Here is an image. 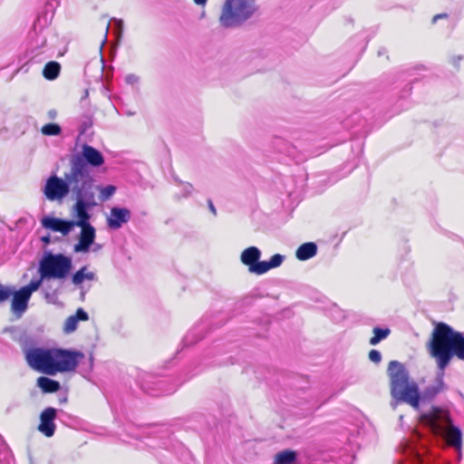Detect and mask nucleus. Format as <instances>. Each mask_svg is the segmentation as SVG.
I'll return each instance as SVG.
<instances>
[{
	"label": "nucleus",
	"mask_w": 464,
	"mask_h": 464,
	"mask_svg": "<svg viewBox=\"0 0 464 464\" xmlns=\"http://www.w3.org/2000/svg\"><path fill=\"white\" fill-rule=\"evenodd\" d=\"M85 271H87V267L82 266L72 275V281L75 285H81L85 280V277H84Z\"/></svg>",
	"instance_id": "nucleus-32"
},
{
	"label": "nucleus",
	"mask_w": 464,
	"mask_h": 464,
	"mask_svg": "<svg viewBox=\"0 0 464 464\" xmlns=\"http://www.w3.org/2000/svg\"><path fill=\"white\" fill-rule=\"evenodd\" d=\"M36 384L44 393L56 392L61 389V383L58 381L51 379L47 376L38 377Z\"/></svg>",
	"instance_id": "nucleus-19"
},
{
	"label": "nucleus",
	"mask_w": 464,
	"mask_h": 464,
	"mask_svg": "<svg viewBox=\"0 0 464 464\" xmlns=\"http://www.w3.org/2000/svg\"><path fill=\"white\" fill-rule=\"evenodd\" d=\"M131 218V212L124 207L114 206L110 210L106 222L110 229H120L124 224L128 223Z\"/></svg>",
	"instance_id": "nucleus-13"
},
{
	"label": "nucleus",
	"mask_w": 464,
	"mask_h": 464,
	"mask_svg": "<svg viewBox=\"0 0 464 464\" xmlns=\"http://www.w3.org/2000/svg\"><path fill=\"white\" fill-rule=\"evenodd\" d=\"M105 42H106V35L104 36V39H103V42H102V45H103ZM102 48V46H101V49Z\"/></svg>",
	"instance_id": "nucleus-49"
},
{
	"label": "nucleus",
	"mask_w": 464,
	"mask_h": 464,
	"mask_svg": "<svg viewBox=\"0 0 464 464\" xmlns=\"http://www.w3.org/2000/svg\"><path fill=\"white\" fill-rule=\"evenodd\" d=\"M57 411L53 407L44 409L40 414V424L38 430L46 437H52L55 431L54 420Z\"/></svg>",
	"instance_id": "nucleus-14"
},
{
	"label": "nucleus",
	"mask_w": 464,
	"mask_h": 464,
	"mask_svg": "<svg viewBox=\"0 0 464 464\" xmlns=\"http://www.w3.org/2000/svg\"><path fill=\"white\" fill-rule=\"evenodd\" d=\"M97 188L94 190V200L99 204L98 200L96 199V193L97 191L100 192L99 195V200L103 202L105 200H108L110 198L112 197V195L116 191V187L113 185H108L105 187H102L101 185H96Z\"/></svg>",
	"instance_id": "nucleus-25"
},
{
	"label": "nucleus",
	"mask_w": 464,
	"mask_h": 464,
	"mask_svg": "<svg viewBox=\"0 0 464 464\" xmlns=\"http://www.w3.org/2000/svg\"><path fill=\"white\" fill-rule=\"evenodd\" d=\"M285 256L281 254L273 255L269 260L262 261L260 276L267 273L269 270L279 267L285 261Z\"/></svg>",
	"instance_id": "nucleus-22"
},
{
	"label": "nucleus",
	"mask_w": 464,
	"mask_h": 464,
	"mask_svg": "<svg viewBox=\"0 0 464 464\" xmlns=\"http://www.w3.org/2000/svg\"><path fill=\"white\" fill-rule=\"evenodd\" d=\"M84 358L82 351L60 347H36L25 351L24 357L31 369L50 376L75 372Z\"/></svg>",
	"instance_id": "nucleus-2"
},
{
	"label": "nucleus",
	"mask_w": 464,
	"mask_h": 464,
	"mask_svg": "<svg viewBox=\"0 0 464 464\" xmlns=\"http://www.w3.org/2000/svg\"><path fill=\"white\" fill-rule=\"evenodd\" d=\"M297 453L292 450H284L275 455L274 464H295Z\"/></svg>",
	"instance_id": "nucleus-21"
},
{
	"label": "nucleus",
	"mask_w": 464,
	"mask_h": 464,
	"mask_svg": "<svg viewBox=\"0 0 464 464\" xmlns=\"http://www.w3.org/2000/svg\"><path fill=\"white\" fill-rule=\"evenodd\" d=\"M72 267V260L63 254L46 253L39 264L42 279H64Z\"/></svg>",
	"instance_id": "nucleus-9"
},
{
	"label": "nucleus",
	"mask_w": 464,
	"mask_h": 464,
	"mask_svg": "<svg viewBox=\"0 0 464 464\" xmlns=\"http://www.w3.org/2000/svg\"><path fill=\"white\" fill-rule=\"evenodd\" d=\"M17 330H18V328H17V327H15V326H10V327H6V328L4 330V332H5V333H12V334H14V333H15Z\"/></svg>",
	"instance_id": "nucleus-45"
},
{
	"label": "nucleus",
	"mask_w": 464,
	"mask_h": 464,
	"mask_svg": "<svg viewBox=\"0 0 464 464\" xmlns=\"http://www.w3.org/2000/svg\"><path fill=\"white\" fill-rule=\"evenodd\" d=\"M317 245L314 242H306L298 246L295 257L300 261L308 260L317 254Z\"/></svg>",
	"instance_id": "nucleus-18"
},
{
	"label": "nucleus",
	"mask_w": 464,
	"mask_h": 464,
	"mask_svg": "<svg viewBox=\"0 0 464 464\" xmlns=\"http://www.w3.org/2000/svg\"><path fill=\"white\" fill-rule=\"evenodd\" d=\"M124 81L129 85H135L140 82V77L134 73H129L125 76Z\"/></svg>",
	"instance_id": "nucleus-38"
},
{
	"label": "nucleus",
	"mask_w": 464,
	"mask_h": 464,
	"mask_svg": "<svg viewBox=\"0 0 464 464\" xmlns=\"http://www.w3.org/2000/svg\"><path fill=\"white\" fill-rule=\"evenodd\" d=\"M127 115H129V116L134 115V112L128 111V112H127Z\"/></svg>",
	"instance_id": "nucleus-50"
},
{
	"label": "nucleus",
	"mask_w": 464,
	"mask_h": 464,
	"mask_svg": "<svg viewBox=\"0 0 464 464\" xmlns=\"http://www.w3.org/2000/svg\"><path fill=\"white\" fill-rule=\"evenodd\" d=\"M369 360L378 364L382 361V353L378 350L372 349L369 352Z\"/></svg>",
	"instance_id": "nucleus-37"
},
{
	"label": "nucleus",
	"mask_w": 464,
	"mask_h": 464,
	"mask_svg": "<svg viewBox=\"0 0 464 464\" xmlns=\"http://www.w3.org/2000/svg\"><path fill=\"white\" fill-rule=\"evenodd\" d=\"M145 377L146 379H143L140 382V388L150 395L159 396L160 394H168L175 391V389L163 391L161 387L163 385L162 381L153 382L151 381L153 377L150 375H146Z\"/></svg>",
	"instance_id": "nucleus-16"
},
{
	"label": "nucleus",
	"mask_w": 464,
	"mask_h": 464,
	"mask_svg": "<svg viewBox=\"0 0 464 464\" xmlns=\"http://www.w3.org/2000/svg\"><path fill=\"white\" fill-rule=\"evenodd\" d=\"M256 0H225L218 18L224 28H237L253 17L257 11Z\"/></svg>",
	"instance_id": "nucleus-7"
},
{
	"label": "nucleus",
	"mask_w": 464,
	"mask_h": 464,
	"mask_svg": "<svg viewBox=\"0 0 464 464\" xmlns=\"http://www.w3.org/2000/svg\"><path fill=\"white\" fill-rule=\"evenodd\" d=\"M111 22L113 23L115 34L121 37L123 32V21L121 19L113 18Z\"/></svg>",
	"instance_id": "nucleus-34"
},
{
	"label": "nucleus",
	"mask_w": 464,
	"mask_h": 464,
	"mask_svg": "<svg viewBox=\"0 0 464 464\" xmlns=\"http://www.w3.org/2000/svg\"><path fill=\"white\" fill-rule=\"evenodd\" d=\"M463 59V56L462 55H457V56H453L451 58V63L455 66V67H458L459 66V63Z\"/></svg>",
	"instance_id": "nucleus-40"
},
{
	"label": "nucleus",
	"mask_w": 464,
	"mask_h": 464,
	"mask_svg": "<svg viewBox=\"0 0 464 464\" xmlns=\"http://www.w3.org/2000/svg\"><path fill=\"white\" fill-rule=\"evenodd\" d=\"M92 367H93V357H92V355H90L87 365L85 366L84 363L82 364V366L81 367V370H80V373L82 376H85L87 373L92 372Z\"/></svg>",
	"instance_id": "nucleus-35"
},
{
	"label": "nucleus",
	"mask_w": 464,
	"mask_h": 464,
	"mask_svg": "<svg viewBox=\"0 0 464 464\" xmlns=\"http://www.w3.org/2000/svg\"><path fill=\"white\" fill-rule=\"evenodd\" d=\"M208 208L210 210V212L214 215V216H217V209L212 202L211 199H208Z\"/></svg>",
	"instance_id": "nucleus-41"
},
{
	"label": "nucleus",
	"mask_w": 464,
	"mask_h": 464,
	"mask_svg": "<svg viewBox=\"0 0 464 464\" xmlns=\"http://www.w3.org/2000/svg\"><path fill=\"white\" fill-rule=\"evenodd\" d=\"M49 296H50V295H49L48 293H47V294H45V298H47V299H48V298H49Z\"/></svg>",
	"instance_id": "nucleus-51"
},
{
	"label": "nucleus",
	"mask_w": 464,
	"mask_h": 464,
	"mask_svg": "<svg viewBox=\"0 0 464 464\" xmlns=\"http://www.w3.org/2000/svg\"><path fill=\"white\" fill-rule=\"evenodd\" d=\"M372 334L373 335L371 337L369 343L371 345H377L390 335L391 330L388 327L375 326L372 329Z\"/></svg>",
	"instance_id": "nucleus-24"
},
{
	"label": "nucleus",
	"mask_w": 464,
	"mask_h": 464,
	"mask_svg": "<svg viewBox=\"0 0 464 464\" xmlns=\"http://www.w3.org/2000/svg\"><path fill=\"white\" fill-rule=\"evenodd\" d=\"M411 454L412 455V458L414 459V460L418 463V464H422L423 463V458L420 456V454H419L418 452H416L415 450H411Z\"/></svg>",
	"instance_id": "nucleus-39"
},
{
	"label": "nucleus",
	"mask_w": 464,
	"mask_h": 464,
	"mask_svg": "<svg viewBox=\"0 0 464 464\" xmlns=\"http://www.w3.org/2000/svg\"><path fill=\"white\" fill-rule=\"evenodd\" d=\"M42 240H43L44 242H48V241H49V238H48V237H43V238H42Z\"/></svg>",
	"instance_id": "nucleus-47"
},
{
	"label": "nucleus",
	"mask_w": 464,
	"mask_h": 464,
	"mask_svg": "<svg viewBox=\"0 0 464 464\" xmlns=\"http://www.w3.org/2000/svg\"><path fill=\"white\" fill-rule=\"evenodd\" d=\"M17 341L21 346L22 352L24 356L25 351L35 349L37 347L36 341L32 336L26 334L25 333H23Z\"/></svg>",
	"instance_id": "nucleus-26"
},
{
	"label": "nucleus",
	"mask_w": 464,
	"mask_h": 464,
	"mask_svg": "<svg viewBox=\"0 0 464 464\" xmlns=\"http://www.w3.org/2000/svg\"><path fill=\"white\" fill-rule=\"evenodd\" d=\"M61 72V64L58 62L51 61L48 62L43 70V75L46 80H55Z\"/></svg>",
	"instance_id": "nucleus-23"
},
{
	"label": "nucleus",
	"mask_w": 464,
	"mask_h": 464,
	"mask_svg": "<svg viewBox=\"0 0 464 464\" xmlns=\"http://www.w3.org/2000/svg\"><path fill=\"white\" fill-rule=\"evenodd\" d=\"M88 320V313L83 308L79 307L74 314L69 316L65 320L63 330L65 334H72L77 329L79 322H85Z\"/></svg>",
	"instance_id": "nucleus-17"
},
{
	"label": "nucleus",
	"mask_w": 464,
	"mask_h": 464,
	"mask_svg": "<svg viewBox=\"0 0 464 464\" xmlns=\"http://www.w3.org/2000/svg\"><path fill=\"white\" fill-rule=\"evenodd\" d=\"M456 330L446 323H437L427 343L428 351L436 360L439 369L445 370L452 360L453 341Z\"/></svg>",
	"instance_id": "nucleus-5"
},
{
	"label": "nucleus",
	"mask_w": 464,
	"mask_h": 464,
	"mask_svg": "<svg viewBox=\"0 0 464 464\" xmlns=\"http://www.w3.org/2000/svg\"><path fill=\"white\" fill-rule=\"evenodd\" d=\"M450 353H452V358L457 357L459 360L464 361V332L456 331Z\"/></svg>",
	"instance_id": "nucleus-20"
},
{
	"label": "nucleus",
	"mask_w": 464,
	"mask_h": 464,
	"mask_svg": "<svg viewBox=\"0 0 464 464\" xmlns=\"http://www.w3.org/2000/svg\"><path fill=\"white\" fill-rule=\"evenodd\" d=\"M11 311L17 319L21 318L28 308V303L31 298L25 291L21 288L15 290L14 288V294H12Z\"/></svg>",
	"instance_id": "nucleus-15"
},
{
	"label": "nucleus",
	"mask_w": 464,
	"mask_h": 464,
	"mask_svg": "<svg viewBox=\"0 0 464 464\" xmlns=\"http://www.w3.org/2000/svg\"><path fill=\"white\" fill-rule=\"evenodd\" d=\"M47 116L50 120H54L57 117V111L54 109L49 110Z\"/></svg>",
	"instance_id": "nucleus-42"
},
{
	"label": "nucleus",
	"mask_w": 464,
	"mask_h": 464,
	"mask_svg": "<svg viewBox=\"0 0 464 464\" xmlns=\"http://www.w3.org/2000/svg\"><path fill=\"white\" fill-rule=\"evenodd\" d=\"M176 182L181 186V196L184 198L189 197L193 192V186L188 182H183L179 179H175Z\"/></svg>",
	"instance_id": "nucleus-31"
},
{
	"label": "nucleus",
	"mask_w": 464,
	"mask_h": 464,
	"mask_svg": "<svg viewBox=\"0 0 464 464\" xmlns=\"http://www.w3.org/2000/svg\"><path fill=\"white\" fill-rule=\"evenodd\" d=\"M43 280L42 276L39 279H32L28 285L22 286L21 289L25 291L28 295L32 296V294L40 288Z\"/></svg>",
	"instance_id": "nucleus-30"
},
{
	"label": "nucleus",
	"mask_w": 464,
	"mask_h": 464,
	"mask_svg": "<svg viewBox=\"0 0 464 464\" xmlns=\"http://www.w3.org/2000/svg\"><path fill=\"white\" fill-rule=\"evenodd\" d=\"M85 280H93L95 278V274L92 272H84Z\"/></svg>",
	"instance_id": "nucleus-43"
},
{
	"label": "nucleus",
	"mask_w": 464,
	"mask_h": 464,
	"mask_svg": "<svg viewBox=\"0 0 464 464\" xmlns=\"http://www.w3.org/2000/svg\"><path fill=\"white\" fill-rule=\"evenodd\" d=\"M12 461V453L0 435V464H10Z\"/></svg>",
	"instance_id": "nucleus-27"
},
{
	"label": "nucleus",
	"mask_w": 464,
	"mask_h": 464,
	"mask_svg": "<svg viewBox=\"0 0 464 464\" xmlns=\"http://www.w3.org/2000/svg\"><path fill=\"white\" fill-rule=\"evenodd\" d=\"M84 295H85V294H84L83 292H82V295H82V299L84 298Z\"/></svg>",
	"instance_id": "nucleus-52"
},
{
	"label": "nucleus",
	"mask_w": 464,
	"mask_h": 464,
	"mask_svg": "<svg viewBox=\"0 0 464 464\" xmlns=\"http://www.w3.org/2000/svg\"><path fill=\"white\" fill-rule=\"evenodd\" d=\"M44 194L51 201H61L69 196L73 201L71 213L95 201L93 192L89 190L71 168L63 178L52 174L45 181Z\"/></svg>",
	"instance_id": "nucleus-3"
},
{
	"label": "nucleus",
	"mask_w": 464,
	"mask_h": 464,
	"mask_svg": "<svg viewBox=\"0 0 464 464\" xmlns=\"http://www.w3.org/2000/svg\"><path fill=\"white\" fill-rule=\"evenodd\" d=\"M97 206L98 203L93 201L71 213L73 218H77L75 227H81L79 241L73 246L75 253H87L90 251L92 245L94 244L96 230L90 221L92 218L91 211Z\"/></svg>",
	"instance_id": "nucleus-8"
},
{
	"label": "nucleus",
	"mask_w": 464,
	"mask_h": 464,
	"mask_svg": "<svg viewBox=\"0 0 464 464\" xmlns=\"http://www.w3.org/2000/svg\"><path fill=\"white\" fill-rule=\"evenodd\" d=\"M420 421L437 436H444L449 444L457 450L462 447V431L452 422L449 411L433 406L420 414Z\"/></svg>",
	"instance_id": "nucleus-4"
},
{
	"label": "nucleus",
	"mask_w": 464,
	"mask_h": 464,
	"mask_svg": "<svg viewBox=\"0 0 464 464\" xmlns=\"http://www.w3.org/2000/svg\"><path fill=\"white\" fill-rule=\"evenodd\" d=\"M390 381L391 407L396 409L401 403H406L415 411L421 404L430 403L436 397L446 391L449 386L444 382L445 370L438 368L434 382L422 391L418 383L411 380L410 372L405 365L399 361H391L387 368Z\"/></svg>",
	"instance_id": "nucleus-1"
},
{
	"label": "nucleus",
	"mask_w": 464,
	"mask_h": 464,
	"mask_svg": "<svg viewBox=\"0 0 464 464\" xmlns=\"http://www.w3.org/2000/svg\"><path fill=\"white\" fill-rule=\"evenodd\" d=\"M101 63H102V71L103 70V58H102V56L101 57Z\"/></svg>",
	"instance_id": "nucleus-48"
},
{
	"label": "nucleus",
	"mask_w": 464,
	"mask_h": 464,
	"mask_svg": "<svg viewBox=\"0 0 464 464\" xmlns=\"http://www.w3.org/2000/svg\"><path fill=\"white\" fill-rule=\"evenodd\" d=\"M203 335L201 333L197 332L196 329L190 331L183 339V343L185 346L192 345L201 340Z\"/></svg>",
	"instance_id": "nucleus-29"
},
{
	"label": "nucleus",
	"mask_w": 464,
	"mask_h": 464,
	"mask_svg": "<svg viewBox=\"0 0 464 464\" xmlns=\"http://www.w3.org/2000/svg\"><path fill=\"white\" fill-rule=\"evenodd\" d=\"M92 126V120L90 117H85L80 125V131L82 134L85 133Z\"/></svg>",
	"instance_id": "nucleus-36"
},
{
	"label": "nucleus",
	"mask_w": 464,
	"mask_h": 464,
	"mask_svg": "<svg viewBox=\"0 0 464 464\" xmlns=\"http://www.w3.org/2000/svg\"><path fill=\"white\" fill-rule=\"evenodd\" d=\"M262 256L261 250L255 246L245 248L240 254L241 263L247 266L250 274L260 276L262 261L260 260Z\"/></svg>",
	"instance_id": "nucleus-11"
},
{
	"label": "nucleus",
	"mask_w": 464,
	"mask_h": 464,
	"mask_svg": "<svg viewBox=\"0 0 464 464\" xmlns=\"http://www.w3.org/2000/svg\"><path fill=\"white\" fill-rule=\"evenodd\" d=\"M41 132L45 136H58L62 133V127L58 123H47L42 127Z\"/></svg>",
	"instance_id": "nucleus-28"
},
{
	"label": "nucleus",
	"mask_w": 464,
	"mask_h": 464,
	"mask_svg": "<svg viewBox=\"0 0 464 464\" xmlns=\"http://www.w3.org/2000/svg\"><path fill=\"white\" fill-rule=\"evenodd\" d=\"M104 163L102 153L89 144H83L82 150L73 154L70 159V168L89 188L94 193L97 188L95 179L92 175L91 168H99Z\"/></svg>",
	"instance_id": "nucleus-6"
},
{
	"label": "nucleus",
	"mask_w": 464,
	"mask_h": 464,
	"mask_svg": "<svg viewBox=\"0 0 464 464\" xmlns=\"http://www.w3.org/2000/svg\"><path fill=\"white\" fill-rule=\"evenodd\" d=\"M194 3L198 5H201V6H204L206 5L208 0H193Z\"/></svg>",
	"instance_id": "nucleus-46"
},
{
	"label": "nucleus",
	"mask_w": 464,
	"mask_h": 464,
	"mask_svg": "<svg viewBox=\"0 0 464 464\" xmlns=\"http://www.w3.org/2000/svg\"><path fill=\"white\" fill-rule=\"evenodd\" d=\"M51 33L50 28H41L37 30V25L29 33V43L27 53L30 59H34L38 55L44 53L47 50V36Z\"/></svg>",
	"instance_id": "nucleus-10"
},
{
	"label": "nucleus",
	"mask_w": 464,
	"mask_h": 464,
	"mask_svg": "<svg viewBox=\"0 0 464 464\" xmlns=\"http://www.w3.org/2000/svg\"><path fill=\"white\" fill-rule=\"evenodd\" d=\"M77 218L72 220L63 219L52 216H45L42 218V226L54 232H60L63 236H67L76 226Z\"/></svg>",
	"instance_id": "nucleus-12"
},
{
	"label": "nucleus",
	"mask_w": 464,
	"mask_h": 464,
	"mask_svg": "<svg viewBox=\"0 0 464 464\" xmlns=\"http://www.w3.org/2000/svg\"><path fill=\"white\" fill-rule=\"evenodd\" d=\"M447 16H448V14H437V15L433 16V18H432V23H436L438 19L445 18V17H447Z\"/></svg>",
	"instance_id": "nucleus-44"
},
{
	"label": "nucleus",
	"mask_w": 464,
	"mask_h": 464,
	"mask_svg": "<svg viewBox=\"0 0 464 464\" xmlns=\"http://www.w3.org/2000/svg\"><path fill=\"white\" fill-rule=\"evenodd\" d=\"M14 294V287L5 286L0 284V303L8 300Z\"/></svg>",
	"instance_id": "nucleus-33"
}]
</instances>
